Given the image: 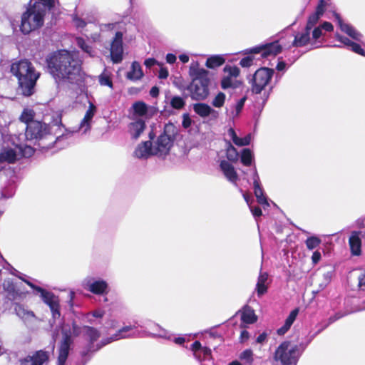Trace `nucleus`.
<instances>
[{
  "label": "nucleus",
  "instance_id": "21",
  "mask_svg": "<svg viewBox=\"0 0 365 365\" xmlns=\"http://www.w3.org/2000/svg\"><path fill=\"white\" fill-rule=\"evenodd\" d=\"M193 356L199 362L212 358V350L207 346H202L200 341H195L190 346Z\"/></svg>",
  "mask_w": 365,
  "mask_h": 365
},
{
  "label": "nucleus",
  "instance_id": "27",
  "mask_svg": "<svg viewBox=\"0 0 365 365\" xmlns=\"http://www.w3.org/2000/svg\"><path fill=\"white\" fill-rule=\"evenodd\" d=\"M14 312L25 324L31 322L36 318L34 312L28 310L24 305L19 303L14 304Z\"/></svg>",
  "mask_w": 365,
  "mask_h": 365
},
{
  "label": "nucleus",
  "instance_id": "29",
  "mask_svg": "<svg viewBox=\"0 0 365 365\" xmlns=\"http://www.w3.org/2000/svg\"><path fill=\"white\" fill-rule=\"evenodd\" d=\"M146 125L144 120L138 118L129 124V131L132 138L138 139L145 129Z\"/></svg>",
  "mask_w": 365,
  "mask_h": 365
},
{
  "label": "nucleus",
  "instance_id": "58",
  "mask_svg": "<svg viewBox=\"0 0 365 365\" xmlns=\"http://www.w3.org/2000/svg\"><path fill=\"white\" fill-rule=\"evenodd\" d=\"M312 38L317 41L320 37L323 36V31L319 28V26H315L312 29Z\"/></svg>",
  "mask_w": 365,
  "mask_h": 365
},
{
  "label": "nucleus",
  "instance_id": "48",
  "mask_svg": "<svg viewBox=\"0 0 365 365\" xmlns=\"http://www.w3.org/2000/svg\"><path fill=\"white\" fill-rule=\"evenodd\" d=\"M322 16L314 12L312 14H310L308 17L307 24L305 27L307 28V30H312L314 27L316 26L317 24L319 22L320 18Z\"/></svg>",
  "mask_w": 365,
  "mask_h": 365
},
{
  "label": "nucleus",
  "instance_id": "41",
  "mask_svg": "<svg viewBox=\"0 0 365 365\" xmlns=\"http://www.w3.org/2000/svg\"><path fill=\"white\" fill-rule=\"evenodd\" d=\"M225 61V58L221 55H213L206 60L205 66L208 68L215 69L222 66Z\"/></svg>",
  "mask_w": 365,
  "mask_h": 365
},
{
  "label": "nucleus",
  "instance_id": "60",
  "mask_svg": "<svg viewBox=\"0 0 365 365\" xmlns=\"http://www.w3.org/2000/svg\"><path fill=\"white\" fill-rule=\"evenodd\" d=\"M192 125V120L190 117L189 113H185L182 115V126L184 128H188Z\"/></svg>",
  "mask_w": 365,
  "mask_h": 365
},
{
  "label": "nucleus",
  "instance_id": "5",
  "mask_svg": "<svg viewBox=\"0 0 365 365\" xmlns=\"http://www.w3.org/2000/svg\"><path fill=\"white\" fill-rule=\"evenodd\" d=\"M274 74V68L264 66L261 67L254 73L249 81L251 84V92L256 95L261 94V110L264 108L274 88V86H271L267 90L265 89L270 83Z\"/></svg>",
  "mask_w": 365,
  "mask_h": 365
},
{
  "label": "nucleus",
  "instance_id": "15",
  "mask_svg": "<svg viewBox=\"0 0 365 365\" xmlns=\"http://www.w3.org/2000/svg\"><path fill=\"white\" fill-rule=\"evenodd\" d=\"M2 286L6 292V298L10 301L21 299L26 293L22 282H16L14 279H4Z\"/></svg>",
  "mask_w": 365,
  "mask_h": 365
},
{
  "label": "nucleus",
  "instance_id": "32",
  "mask_svg": "<svg viewBox=\"0 0 365 365\" xmlns=\"http://www.w3.org/2000/svg\"><path fill=\"white\" fill-rule=\"evenodd\" d=\"M56 2H58V0H36L34 4H31V1H30L29 6L36 9H41L46 14V11L53 10Z\"/></svg>",
  "mask_w": 365,
  "mask_h": 365
},
{
  "label": "nucleus",
  "instance_id": "30",
  "mask_svg": "<svg viewBox=\"0 0 365 365\" xmlns=\"http://www.w3.org/2000/svg\"><path fill=\"white\" fill-rule=\"evenodd\" d=\"M238 312H241L240 319L244 324H252L257 320L255 310L248 305H245L242 310H240Z\"/></svg>",
  "mask_w": 365,
  "mask_h": 365
},
{
  "label": "nucleus",
  "instance_id": "23",
  "mask_svg": "<svg viewBox=\"0 0 365 365\" xmlns=\"http://www.w3.org/2000/svg\"><path fill=\"white\" fill-rule=\"evenodd\" d=\"M361 232L353 231L349 239L350 251L353 256H359L361 254Z\"/></svg>",
  "mask_w": 365,
  "mask_h": 365
},
{
  "label": "nucleus",
  "instance_id": "51",
  "mask_svg": "<svg viewBox=\"0 0 365 365\" xmlns=\"http://www.w3.org/2000/svg\"><path fill=\"white\" fill-rule=\"evenodd\" d=\"M221 88L224 90H226L230 88H236L237 85L236 83H233L232 78L230 76H225L221 80Z\"/></svg>",
  "mask_w": 365,
  "mask_h": 365
},
{
  "label": "nucleus",
  "instance_id": "54",
  "mask_svg": "<svg viewBox=\"0 0 365 365\" xmlns=\"http://www.w3.org/2000/svg\"><path fill=\"white\" fill-rule=\"evenodd\" d=\"M99 83L101 86H106L109 88H113V82L110 76L108 75H106L104 73H102L99 76L98 78Z\"/></svg>",
  "mask_w": 365,
  "mask_h": 365
},
{
  "label": "nucleus",
  "instance_id": "25",
  "mask_svg": "<svg viewBox=\"0 0 365 365\" xmlns=\"http://www.w3.org/2000/svg\"><path fill=\"white\" fill-rule=\"evenodd\" d=\"M96 112V106L92 103H89L88 109L86 110L84 118H83L79 125L78 129L75 130V132H77L80 129H83V133H86L88 130H89L91 129V123ZM72 132L73 133H74V131Z\"/></svg>",
  "mask_w": 365,
  "mask_h": 365
},
{
  "label": "nucleus",
  "instance_id": "3",
  "mask_svg": "<svg viewBox=\"0 0 365 365\" xmlns=\"http://www.w3.org/2000/svg\"><path fill=\"white\" fill-rule=\"evenodd\" d=\"M178 130L173 123L165 124L161 133L153 142L156 135L153 130L148 133L149 140L139 144L134 151V155L139 159H148L153 155H167L176 140Z\"/></svg>",
  "mask_w": 365,
  "mask_h": 365
},
{
  "label": "nucleus",
  "instance_id": "6",
  "mask_svg": "<svg viewBox=\"0 0 365 365\" xmlns=\"http://www.w3.org/2000/svg\"><path fill=\"white\" fill-rule=\"evenodd\" d=\"M20 159V153L14 148H1V175H5L6 173H11L10 178L5 183L4 188H1V200L9 199L12 197L16 192V175L14 174V170H6L2 165L4 163H14Z\"/></svg>",
  "mask_w": 365,
  "mask_h": 365
},
{
  "label": "nucleus",
  "instance_id": "24",
  "mask_svg": "<svg viewBox=\"0 0 365 365\" xmlns=\"http://www.w3.org/2000/svg\"><path fill=\"white\" fill-rule=\"evenodd\" d=\"M335 38L338 41L349 48L354 53L362 56H365V51L362 48L359 43L354 42L349 38L339 34H335Z\"/></svg>",
  "mask_w": 365,
  "mask_h": 365
},
{
  "label": "nucleus",
  "instance_id": "8",
  "mask_svg": "<svg viewBox=\"0 0 365 365\" xmlns=\"http://www.w3.org/2000/svg\"><path fill=\"white\" fill-rule=\"evenodd\" d=\"M45 12L41 9H36L28 6L21 15L20 31L24 34H29L43 26Z\"/></svg>",
  "mask_w": 365,
  "mask_h": 365
},
{
  "label": "nucleus",
  "instance_id": "4",
  "mask_svg": "<svg viewBox=\"0 0 365 365\" xmlns=\"http://www.w3.org/2000/svg\"><path fill=\"white\" fill-rule=\"evenodd\" d=\"M10 71L18 80V93L25 97L31 96L40 77V73L36 71L32 63L26 59L19 60L11 63Z\"/></svg>",
  "mask_w": 365,
  "mask_h": 365
},
{
  "label": "nucleus",
  "instance_id": "9",
  "mask_svg": "<svg viewBox=\"0 0 365 365\" xmlns=\"http://www.w3.org/2000/svg\"><path fill=\"white\" fill-rule=\"evenodd\" d=\"M26 284L33 289L35 294H39L43 302L49 307L53 319L54 320L59 319L61 312L58 297L54 293L34 284L32 282H26Z\"/></svg>",
  "mask_w": 365,
  "mask_h": 365
},
{
  "label": "nucleus",
  "instance_id": "45",
  "mask_svg": "<svg viewBox=\"0 0 365 365\" xmlns=\"http://www.w3.org/2000/svg\"><path fill=\"white\" fill-rule=\"evenodd\" d=\"M313 339H311V336H308V339L306 342H301L299 344H294L289 346V349H294L296 352H299V359L302 356V354L307 349V346L312 342Z\"/></svg>",
  "mask_w": 365,
  "mask_h": 365
},
{
  "label": "nucleus",
  "instance_id": "1",
  "mask_svg": "<svg viewBox=\"0 0 365 365\" xmlns=\"http://www.w3.org/2000/svg\"><path fill=\"white\" fill-rule=\"evenodd\" d=\"M45 63L47 73L57 83L80 86L84 81L82 61L70 51L60 49L49 53Z\"/></svg>",
  "mask_w": 365,
  "mask_h": 365
},
{
  "label": "nucleus",
  "instance_id": "46",
  "mask_svg": "<svg viewBox=\"0 0 365 365\" xmlns=\"http://www.w3.org/2000/svg\"><path fill=\"white\" fill-rule=\"evenodd\" d=\"M15 146L19 150V153H20V158L21 157H31L34 153V149L31 145H25L23 147L21 145L16 144Z\"/></svg>",
  "mask_w": 365,
  "mask_h": 365
},
{
  "label": "nucleus",
  "instance_id": "59",
  "mask_svg": "<svg viewBox=\"0 0 365 365\" xmlns=\"http://www.w3.org/2000/svg\"><path fill=\"white\" fill-rule=\"evenodd\" d=\"M249 207L253 217L255 218L256 221H257V218L262 215V209L258 206H252V205H250Z\"/></svg>",
  "mask_w": 365,
  "mask_h": 365
},
{
  "label": "nucleus",
  "instance_id": "50",
  "mask_svg": "<svg viewBox=\"0 0 365 365\" xmlns=\"http://www.w3.org/2000/svg\"><path fill=\"white\" fill-rule=\"evenodd\" d=\"M113 341H115V339L112 335L109 337L103 338L99 342L96 344V345L93 348V349H94L93 354L96 352L98 351L100 349H101L103 347L110 344Z\"/></svg>",
  "mask_w": 365,
  "mask_h": 365
},
{
  "label": "nucleus",
  "instance_id": "7",
  "mask_svg": "<svg viewBox=\"0 0 365 365\" xmlns=\"http://www.w3.org/2000/svg\"><path fill=\"white\" fill-rule=\"evenodd\" d=\"M81 333V327L72 323V327L64 326L61 329L62 339L59 344L57 365H66L71 345L73 343V335L78 336Z\"/></svg>",
  "mask_w": 365,
  "mask_h": 365
},
{
  "label": "nucleus",
  "instance_id": "28",
  "mask_svg": "<svg viewBox=\"0 0 365 365\" xmlns=\"http://www.w3.org/2000/svg\"><path fill=\"white\" fill-rule=\"evenodd\" d=\"M310 34L311 30H307V28L305 27L302 32H299L294 36L292 46L298 48L307 45L311 40Z\"/></svg>",
  "mask_w": 365,
  "mask_h": 365
},
{
  "label": "nucleus",
  "instance_id": "31",
  "mask_svg": "<svg viewBox=\"0 0 365 365\" xmlns=\"http://www.w3.org/2000/svg\"><path fill=\"white\" fill-rule=\"evenodd\" d=\"M1 269H5L8 273L16 277L22 282H31L30 277L16 269L11 264H9L1 255Z\"/></svg>",
  "mask_w": 365,
  "mask_h": 365
},
{
  "label": "nucleus",
  "instance_id": "26",
  "mask_svg": "<svg viewBox=\"0 0 365 365\" xmlns=\"http://www.w3.org/2000/svg\"><path fill=\"white\" fill-rule=\"evenodd\" d=\"M220 168L224 175L231 182H236L238 180L237 173L234 166L225 160H222L220 163Z\"/></svg>",
  "mask_w": 365,
  "mask_h": 365
},
{
  "label": "nucleus",
  "instance_id": "63",
  "mask_svg": "<svg viewBox=\"0 0 365 365\" xmlns=\"http://www.w3.org/2000/svg\"><path fill=\"white\" fill-rule=\"evenodd\" d=\"M291 327L292 324L287 322H284V324L277 330V334L279 336L284 335L288 331Z\"/></svg>",
  "mask_w": 365,
  "mask_h": 365
},
{
  "label": "nucleus",
  "instance_id": "13",
  "mask_svg": "<svg viewBox=\"0 0 365 365\" xmlns=\"http://www.w3.org/2000/svg\"><path fill=\"white\" fill-rule=\"evenodd\" d=\"M209 84L201 81H192L186 85L185 88L189 92L188 95L192 100L201 101L205 100L209 94Z\"/></svg>",
  "mask_w": 365,
  "mask_h": 365
},
{
  "label": "nucleus",
  "instance_id": "17",
  "mask_svg": "<svg viewBox=\"0 0 365 365\" xmlns=\"http://www.w3.org/2000/svg\"><path fill=\"white\" fill-rule=\"evenodd\" d=\"M254 193L257 198V201L259 204L262 205L264 209L269 207L267 197L264 195V190L260 183L259 176L258 175L256 167H254V171L252 175Z\"/></svg>",
  "mask_w": 365,
  "mask_h": 365
},
{
  "label": "nucleus",
  "instance_id": "14",
  "mask_svg": "<svg viewBox=\"0 0 365 365\" xmlns=\"http://www.w3.org/2000/svg\"><path fill=\"white\" fill-rule=\"evenodd\" d=\"M83 333L86 337L88 342L80 351V354L83 356L88 354L93 356V348L96 345L95 342L100 338L101 332L93 327L83 326Z\"/></svg>",
  "mask_w": 365,
  "mask_h": 365
},
{
  "label": "nucleus",
  "instance_id": "42",
  "mask_svg": "<svg viewBox=\"0 0 365 365\" xmlns=\"http://www.w3.org/2000/svg\"><path fill=\"white\" fill-rule=\"evenodd\" d=\"M226 157L228 161L234 163L237 162L240 158V153L230 141L227 142Z\"/></svg>",
  "mask_w": 365,
  "mask_h": 365
},
{
  "label": "nucleus",
  "instance_id": "62",
  "mask_svg": "<svg viewBox=\"0 0 365 365\" xmlns=\"http://www.w3.org/2000/svg\"><path fill=\"white\" fill-rule=\"evenodd\" d=\"M245 101H246V97H242L235 104V108L237 115H238L240 113H241V111L245 106Z\"/></svg>",
  "mask_w": 365,
  "mask_h": 365
},
{
  "label": "nucleus",
  "instance_id": "55",
  "mask_svg": "<svg viewBox=\"0 0 365 365\" xmlns=\"http://www.w3.org/2000/svg\"><path fill=\"white\" fill-rule=\"evenodd\" d=\"M254 57L252 56L248 55L240 60V65L242 68H249L252 65Z\"/></svg>",
  "mask_w": 365,
  "mask_h": 365
},
{
  "label": "nucleus",
  "instance_id": "49",
  "mask_svg": "<svg viewBox=\"0 0 365 365\" xmlns=\"http://www.w3.org/2000/svg\"><path fill=\"white\" fill-rule=\"evenodd\" d=\"M321 242L322 240L317 236L309 237L305 241L306 246L309 250L315 249L321 244Z\"/></svg>",
  "mask_w": 365,
  "mask_h": 365
},
{
  "label": "nucleus",
  "instance_id": "19",
  "mask_svg": "<svg viewBox=\"0 0 365 365\" xmlns=\"http://www.w3.org/2000/svg\"><path fill=\"white\" fill-rule=\"evenodd\" d=\"M333 16L341 31L356 41H361L363 35L360 32L356 30L351 24L344 23L339 13L334 11Z\"/></svg>",
  "mask_w": 365,
  "mask_h": 365
},
{
  "label": "nucleus",
  "instance_id": "39",
  "mask_svg": "<svg viewBox=\"0 0 365 365\" xmlns=\"http://www.w3.org/2000/svg\"><path fill=\"white\" fill-rule=\"evenodd\" d=\"M34 365H43L49 359L48 351L44 350H38L30 356Z\"/></svg>",
  "mask_w": 365,
  "mask_h": 365
},
{
  "label": "nucleus",
  "instance_id": "18",
  "mask_svg": "<svg viewBox=\"0 0 365 365\" xmlns=\"http://www.w3.org/2000/svg\"><path fill=\"white\" fill-rule=\"evenodd\" d=\"M194 112L202 118H210L215 120L219 118V111L215 110L211 106L205 103L198 102L192 105Z\"/></svg>",
  "mask_w": 365,
  "mask_h": 365
},
{
  "label": "nucleus",
  "instance_id": "11",
  "mask_svg": "<svg viewBox=\"0 0 365 365\" xmlns=\"http://www.w3.org/2000/svg\"><path fill=\"white\" fill-rule=\"evenodd\" d=\"M282 51V46L277 40L270 43L259 44L243 51L244 54L260 53L262 58H267L271 55L277 56Z\"/></svg>",
  "mask_w": 365,
  "mask_h": 365
},
{
  "label": "nucleus",
  "instance_id": "61",
  "mask_svg": "<svg viewBox=\"0 0 365 365\" xmlns=\"http://www.w3.org/2000/svg\"><path fill=\"white\" fill-rule=\"evenodd\" d=\"M73 21L74 22L75 26L78 29H83L86 26V22L79 18L77 15H74L73 16Z\"/></svg>",
  "mask_w": 365,
  "mask_h": 365
},
{
  "label": "nucleus",
  "instance_id": "40",
  "mask_svg": "<svg viewBox=\"0 0 365 365\" xmlns=\"http://www.w3.org/2000/svg\"><path fill=\"white\" fill-rule=\"evenodd\" d=\"M239 158L245 166H250L254 162L253 152L250 148H242Z\"/></svg>",
  "mask_w": 365,
  "mask_h": 365
},
{
  "label": "nucleus",
  "instance_id": "35",
  "mask_svg": "<svg viewBox=\"0 0 365 365\" xmlns=\"http://www.w3.org/2000/svg\"><path fill=\"white\" fill-rule=\"evenodd\" d=\"M133 115L136 117H148V106L143 101H136L132 105Z\"/></svg>",
  "mask_w": 365,
  "mask_h": 365
},
{
  "label": "nucleus",
  "instance_id": "56",
  "mask_svg": "<svg viewBox=\"0 0 365 365\" xmlns=\"http://www.w3.org/2000/svg\"><path fill=\"white\" fill-rule=\"evenodd\" d=\"M299 308H295L293 310H292L290 312V313L289 314L288 317H287V319H285V322H287L292 325L293 323L294 322V321L296 320V319L299 314Z\"/></svg>",
  "mask_w": 365,
  "mask_h": 365
},
{
  "label": "nucleus",
  "instance_id": "52",
  "mask_svg": "<svg viewBox=\"0 0 365 365\" xmlns=\"http://www.w3.org/2000/svg\"><path fill=\"white\" fill-rule=\"evenodd\" d=\"M349 313L344 312L342 313L341 312H338L335 313L334 315L330 316L327 319V323L324 325V328H327L330 324H333L336 321L340 319L341 318L346 316Z\"/></svg>",
  "mask_w": 365,
  "mask_h": 365
},
{
  "label": "nucleus",
  "instance_id": "22",
  "mask_svg": "<svg viewBox=\"0 0 365 365\" xmlns=\"http://www.w3.org/2000/svg\"><path fill=\"white\" fill-rule=\"evenodd\" d=\"M189 75L192 78V81H201L205 83H210V81L208 77L209 71L203 68H199L198 63H192L189 68Z\"/></svg>",
  "mask_w": 365,
  "mask_h": 365
},
{
  "label": "nucleus",
  "instance_id": "10",
  "mask_svg": "<svg viewBox=\"0 0 365 365\" xmlns=\"http://www.w3.org/2000/svg\"><path fill=\"white\" fill-rule=\"evenodd\" d=\"M290 345L289 341H282L273 354L274 360L279 361L281 365H297L299 352H296L294 349H289Z\"/></svg>",
  "mask_w": 365,
  "mask_h": 365
},
{
  "label": "nucleus",
  "instance_id": "36",
  "mask_svg": "<svg viewBox=\"0 0 365 365\" xmlns=\"http://www.w3.org/2000/svg\"><path fill=\"white\" fill-rule=\"evenodd\" d=\"M268 279V274L266 272L262 273L260 272L257 282L256 284V292L258 297H261L267 292V286L266 285V282Z\"/></svg>",
  "mask_w": 365,
  "mask_h": 365
},
{
  "label": "nucleus",
  "instance_id": "12",
  "mask_svg": "<svg viewBox=\"0 0 365 365\" xmlns=\"http://www.w3.org/2000/svg\"><path fill=\"white\" fill-rule=\"evenodd\" d=\"M82 286L93 294L104 296L109 292L108 283L103 279L87 277L82 282Z\"/></svg>",
  "mask_w": 365,
  "mask_h": 365
},
{
  "label": "nucleus",
  "instance_id": "37",
  "mask_svg": "<svg viewBox=\"0 0 365 365\" xmlns=\"http://www.w3.org/2000/svg\"><path fill=\"white\" fill-rule=\"evenodd\" d=\"M189 96L187 93H182V96H173L170 99V106L173 109L181 110L186 105V98Z\"/></svg>",
  "mask_w": 365,
  "mask_h": 365
},
{
  "label": "nucleus",
  "instance_id": "43",
  "mask_svg": "<svg viewBox=\"0 0 365 365\" xmlns=\"http://www.w3.org/2000/svg\"><path fill=\"white\" fill-rule=\"evenodd\" d=\"M34 112L32 110L24 109L19 117L21 123H24L23 128H24V126H29V124H30L31 121H36L34 120Z\"/></svg>",
  "mask_w": 365,
  "mask_h": 365
},
{
  "label": "nucleus",
  "instance_id": "53",
  "mask_svg": "<svg viewBox=\"0 0 365 365\" xmlns=\"http://www.w3.org/2000/svg\"><path fill=\"white\" fill-rule=\"evenodd\" d=\"M223 70L225 72H227L229 73L228 76H230V78L237 77L240 73V68L235 66H231L227 65L225 66Z\"/></svg>",
  "mask_w": 365,
  "mask_h": 365
},
{
  "label": "nucleus",
  "instance_id": "33",
  "mask_svg": "<svg viewBox=\"0 0 365 365\" xmlns=\"http://www.w3.org/2000/svg\"><path fill=\"white\" fill-rule=\"evenodd\" d=\"M227 133L232 142L237 146H246L250 145L252 140V134L248 133L243 138L237 136L235 130L232 128L228 129Z\"/></svg>",
  "mask_w": 365,
  "mask_h": 365
},
{
  "label": "nucleus",
  "instance_id": "2",
  "mask_svg": "<svg viewBox=\"0 0 365 365\" xmlns=\"http://www.w3.org/2000/svg\"><path fill=\"white\" fill-rule=\"evenodd\" d=\"M26 141L43 150L56 147L58 150L66 148L71 143L73 132L66 128L61 119L52 125L41 121H31L22 128Z\"/></svg>",
  "mask_w": 365,
  "mask_h": 365
},
{
  "label": "nucleus",
  "instance_id": "57",
  "mask_svg": "<svg viewBox=\"0 0 365 365\" xmlns=\"http://www.w3.org/2000/svg\"><path fill=\"white\" fill-rule=\"evenodd\" d=\"M326 6L327 2L325 0H319L314 12L321 16H323L324 13L325 12Z\"/></svg>",
  "mask_w": 365,
  "mask_h": 365
},
{
  "label": "nucleus",
  "instance_id": "16",
  "mask_svg": "<svg viewBox=\"0 0 365 365\" xmlns=\"http://www.w3.org/2000/svg\"><path fill=\"white\" fill-rule=\"evenodd\" d=\"M123 32L117 31L110 43V59L115 64L121 63L123 58Z\"/></svg>",
  "mask_w": 365,
  "mask_h": 365
},
{
  "label": "nucleus",
  "instance_id": "44",
  "mask_svg": "<svg viewBox=\"0 0 365 365\" xmlns=\"http://www.w3.org/2000/svg\"><path fill=\"white\" fill-rule=\"evenodd\" d=\"M254 354L251 349H247L239 355V359L243 361V365H252Z\"/></svg>",
  "mask_w": 365,
  "mask_h": 365
},
{
  "label": "nucleus",
  "instance_id": "20",
  "mask_svg": "<svg viewBox=\"0 0 365 365\" xmlns=\"http://www.w3.org/2000/svg\"><path fill=\"white\" fill-rule=\"evenodd\" d=\"M149 323H151V322L148 320L135 321L133 325L124 326L119 329L115 334H112V336L115 341H118L121 339L131 338L133 335L128 333L130 331L138 327L144 328Z\"/></svg>",
  "mask_w": 365,
  "mask_h": 365
},
{
  "label": "nucleus",
  "instance_id": "64",
  "mask_svg": "<svg viewBox=\"0 0 365 365\" xmlns=\"http://www.w3.org/2000/svg\"><path fill=\"white\" fill-rule=\"evenodd\" d=\"M291 327L292 324L287 322H284V324L277 330V334L279 336L284 335L288 331Z\"/></svg>",
  "mask_w": 365,
  "mask_h": 365
},
{
  "label": "nucleus",
  "instance_id": "47",
  "mask_svg": "<svg viewBox=\"0 0 365 365\" xmlns=\"http://www.w3.org/2000/svg\"><path fill=\"white\" fill-rule=\"evenodd\" d=\"M226 95L223 92H219L211 102L212 106L220 108H222L225 102Z\"/></svg>",
  "mask_w": 365,
  "mask_h": 365
},
{
  "label": "nucleus",
  "instance_id": "34",
  "mask_svg": "<svg viewBox=\"0 0 365 365\" xmlns=\"http://www.w3.org/2000/svg\"><path fill=\"white\" fill-rule=\"evenodd\" d=\"M143 75L140 64L135 61L131 63L130 70L127 72L126 78L130 81H136L141 79Z\"/></svg>",
  "mask_w": 365,
  "mask_h": 365
},
{
  "label": "nucleus",
  "instance_id": "38",
  "mask_svg": "<svg viewBox=\"0 0 365 365\" xmlns=\"http://www.w3.org/2000/svg\"><path fill=\"white\" fill-rule=\"evenodd\" d=\"M76 43L82 51L86 53L88 56L93 57L95 56V51L92 47V46L86 41L82 37H76Z\"/></svg>",
  "mask_w": 365,
  "mask_h": 365
}]
</instances>
